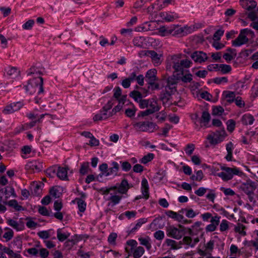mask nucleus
Instances as JSON below:
<instances>
[{
  "mask_svg": "<svg viewBox=\"0 0 258 258\" xmlns=\"http://www.w3.org/2000/svg\"><path fill=\"white\" fill-rule=\"evenodd\" d=\"M169 63L174 69V73L180 72L182 75L184 69L189 68L192 64V62L188 59H181L180 54L171 56Z\"/></svg>",
  "mask_w": 258,
  "mask_h": 258,
  "instance_id": "1",
  "label": "nucleus"
},
{
  "mask_svg": "<svg viewBox=\"0 0 258 258\" xmlns=\"http://www.w3.org/2000/svg\"><path fill=\"white\" fill-rule=\"evenodd\" d=\"M43 80L41 77H34L30 79L28 84L24 86L26 92L32 94L37 91L39 95L43 94Z\"/></svg>",
  "mask_w": 258,
  "mask_h": 258,
  "instance_id": "2",
  "label": "nucleus"
},
{
  "mask_svg": "<svg viewBox=\"0 0 258 258\" xmlns=\"http://www.w3.org/2000/svg\"><path fill=\"white\" fill-rule=\"evenodd\" d=\"M192 119L195 124V128L197 131H200L202 128H207L211 126L210 124L211 115L207 111H203L201 118L196 114Z\"/></svg>",
  "mask_w": 258,
  "mask_h": 258,
  "instance_id": "3",
  "label": "nucleus"
},
{
  "mask_svg": "<svg viewBox=\"0 0 258 258\" xmlns=\"http://www.w3.org/2000/svg\"><path fill=\"white\" fill-rule=\"evenodd\" d=\"M132 125L137 132L153 133L158 128L155 123L149 121H134L132 122Z\"/></svg>",
  "mask_w": 258,
  "mask_h": 258,
  "instance_id": "4",
  "label": "nucleus"
},
{
  "mask_svg": "<svg viewBox=\"0 0 258 258\" xmlns=\"http://www.w3.org/2000/svg\"><path fill=\"white\" fill-rule=\"evenodd\" d=\"M227 136V134L224 127L222 126L221 129L210 133L207 136L206 139L210 145L215 146L223 142Z\"/></svg>",
  "mask_w": 258,
  "mask_h": 258,
  "instance_id": "5",
  "label": "nucleus"
},
{
  "mask_svg": "<svg viewBox=\"0 0 258 258\" xmlns=\"http://www.w3.org/2000/svg\"><path fill=\"white\" fill-rule=\"evenodd\" d=\"M222 172L217 173L216 175L224 180L228 181L231 180L234 175H240L242 172L237 167L230 168L225 166H221Z\"/></svg>",
  "mask_w": 258,
  "mask_h": 258,
  "instance_id": "6",
  "label": "nucleus"
},
{
  "mask_svg": "<svg viewBox=\"0 0 258 258\" xmlns=\"http://www.w3.org/2000/svg\"><path fill=\"white\" fill-rule=\"evenodd\" d=\"M115 103V101L114 99H111L109 100L107 103L100 109L99 113L95 114L93 116V120L94 121H102L106 120L109 117H111V115H110V112L108 113V111L111 109Z\"/></svg>",
  "mask_w": 258,
  "mask_h": 258,
  "instance_id": "7",
  "label": "nucleus"
},
{
  "mask_svg": "<svg viewBox=\"0 0 258 258\" xmlns=\"http://www.w3.org/2000/svg\"><path fill=\"white\" fill-rule=\"evenodd\" d=\"M250 34L251 36L254 35V32L248 28L241 29L238 37L232 41V45L234 47H239L246 44L248 42L247 36Z\"/></svg>",
  "mask_w": 258,
  "mask_h": 258,
  "instance_id": "8",
  "label": "nucleus"
},
{
  "mask_svg": "<svg viewBox=\"0 0 258 258\" xmlns=\"http://www.w3.org/2000/svg\"><path fill=\"white\" fill-rule=\"evenodd\" d=\"M167 84L165 87V97L170 96L176 91V88L177 83V80L174 76L169 77L167 79Z\"/></svg>",
  "mask_w": 258,
  "mask_h": 258,
  "instance_id": "9",
  "label": "nucleus"
},
{
  "mask_svg": "<svg viewBox=\"0 0 258 258\" xmlns=\"http://www.w3.org/2000/svg\"><path fill=\"white\" fill-rule=\"evenodd\" d=\"M25 169L30 172H39L43 168V163L40 160H34L27 163Z\"/></svg>",
  "mask_w": 258,
  "mask_h": 258,
  "instance_id": "10",
  "label": "nucleus"
},
{
  "mask_svg": "<svg viewBox=\"0 0 258 258\" xmlns=\"http://www.w3.org/2000/svg\"><path fill=\"white\" fill-rule=\"evenodd\" d=\"M171 35L173 36H183L190 33V28L187 26L181 27L179 25H171Z\"/></svg>",
  "mask_w": 258,
  "mask_h": 258,
  "instance_id": "11",
  "label": "nucleus"
},
{
  "mask_svg": "<svg viewBox=\"0 0 258 258\" xmlns=\"http://www.w3.org/2000/svg\"><path fill=\"white\" fill-rule=\"evenodd\" d=\"M179 227L180 229H178L173 226L168 227L166 230L167 236L176 239H180L183 234L182 229L183 227L180 225H179Z\"/></svg>",
  "mask_w": 258,
  "mask_h": 258,
  "instance_id": "12",
  "label": "nucleus"
},
{
  "mask_svg": "<svg viewBox=\"0 0 258 258\" xmlns=\"http://www.w3.org/2000/svg\"><path fill=\"white\" fill-rule=\"evenodd\" d=\"M23 104L21 102L12 103L7 105L3 110V113L5 114H9L20 110Z\"/></svg>",
  "mask_w": 258,
  "mask_h": 258,
  "instance_id": "13",
  "label": "nucleus"
},
{
  "mask_svg": "<svg viewBox=\"0 0 258 258\" xmlns=\"http://www.w3.org/2000/svg\"><path fill=\"white\" fill-rule=\"evenodd\" d=\"M190 57L195 62L202 63L208 59L207 54L203 51H195L190 55Z\"/></svg>",
  "mask_w": 258,
  "mask_h": 258,
  "instance_id": "14",
  "label": "nucleus"
},
{
  "mask_svg": "<svg viewBox=\"0 0 258 258\" xmlns=\"http://www.w3.org/2000/svg\"><path fill=\"white\" fill-rule=\"evenodd\" d=\"M159 16L163 20L167 22H173L179 18L176 13L171 12H161L159 14Z\"/></svg>",
  "mask_w": 258,
  "mask_h": 258,
  "instance_id": "15",
  "label": "nucleus"
},
{
  "mask_svg": "<svg viewBox=\"0 0 258 258\" xmlns=\"http://www.w3.org/2000/svg\"><path fill=\"white\" fill-rule=\"evenodd\" d=\"M44 70V69L42 68L41 65L39 64H35L33 66H32L27 72V75L30 76V75H35L36 76L35 77H38L37 76H39L42 74Z\"/></svg>",
  "mask_w": 258,
  "mask_h": 258,
  "instance_id": "16",
  "label": "nucleus"
},
{
  "mask_svg": "<svg viewBox=\"0 0 258 258\" xmlns=\"http://www.w3.org/2000/svg\"><path fill=\"white\" fill-rule=\"evenodd\" d=\"M237 94L231 91H224L222 94V97L229 104L233 103L236 98Z\"/></svg>",
  "mask_w": 258,
  "mask_h": 258,
  "instance_id": "17",
  "label": "nucleus"
},
{
  "mask_svg": "<svg viewBox=\"0 0 258 258\" xmlns=\"http://www.w3.org/2000/svg\"><path fill=\"white\" fill-rule=\"evenodd\" d=\"M214 241L213 240H210L205 244V249L204 250L199 249L198 250V253L201 256H206L207 254L211 255V252L214 248Z\"/></svg>",
  "mask_w": 258,
  "mask_h": 258,
  "instance_id": "18",
  "label": "nucleus"
},
{
  "mask_svg": "<svg viewBox=\"0 0 258 258\" xmlns=\"http://www.w3.org/2000/svg\"><path fill=\"white\" fill-rule=\"evenodd\" d=\"M240 4L243 8L249 11L255 8L257 5L256 2L253 0H240Z\"/></svg>",
  "mask_w": 258,
  "mask_h": 258,
  "instance_id": "19",
  "label": "nucleus"
},
{
  "mask_svg": "<svg viewBox=\"0 0 258 258\" xmlns=\"http://www.w3.org/2000/svg\"><path fill=\"white\" fill-rule=\"evenodd\" d=\"M45 116H51V114L47 113H42L39 116V118L35 120H32L29 123H25L24 125L26 130L31 128L34 126L36 123H41L42 122L43 118Z\"/></svg>",
  "mask_w": 258,
  "mask_h": 258,
  "instance_id": "20",
  "label": "nucleus"
},
{
  "mask_svg": "<svg viewBox=\"0 0 258 258\" xmlns=\"http://www.w3.org/2000/svg\"><path fill=\"white\" fill-rule=\"evenodd\" d=\"M173 0H157L151 7L148 8V11H150V9H153L155 6H157V9L161 10L171 4Z\"/></svg>",
  "mask_w": 258,
  "mask_h": 258,
  "instance_id": "21",
  "label": "nucleus"
},
{
  "mask_svg": "<svg viewBox=\"0 0 258 258\" xmlns=\"http://www.w3.org/2000/svg\"><path fill=\"white\" fill-rule=\"evenodd\" d=\"M201 222H195L190 228H188V233L190 235H197L202 230Z\"/></svg>",
  "mask_w": 258,
  "mask_h": 258,
  "instance_id": "22",
  "label": "nucleus"
},
{
  "mask_svg": "<svg viewBox=\"0 0 258 258\" xmlns=\"http://www.w3.org/2000/svg\"><path fill=\"white\" fill-rule=\"evenodd\" d=\"M147 110L150 111L151 114L159 110L160 108L157 102L154 99H149Z\"/></svg>",
  "mask_w": 258,
  "mask_h": 258,
  "instance_id": "23",
  "label": "nucleus"
},
{
  "mask_svg": "<svg viewBox=\"0 0 258 258\" xmlns=\"http://www.w3.org/2000/svg\"><path fill=\"white\" fill-rule=\"evenodd\" d=\"M149 184L147 180L144 178L142 180L141 182V190L143 197L146 200H147L149 198Z\"/></svg>",
  "mask_w": 258,
  "mask_h": 258,
  "instance_id": "24",
  "label": "nucleus"
},
{
  "mask_svg": "<svg viewBox=\"0 0 258 258\" xmlns=\"http://www.w3.org/2000/svg\"><path fill=\"white\" fill-rule=\"evenodd\" d=\"M44 107L45 105L40 107L39 109L37 108L34 109L32 111L26 114V117L31 120H33L34 119H38L39 118V116L40 115L39 114V112H42L44 110L43 107Z\"/></svg>",
  "mask_w": 258,
  "mask_h": 258,
  "instance_id": "25",
  "label": "nucleus"
},
{
  "mask_svg": "<svg viewBox=\"0 0 258 258\" xmlns=\"http://www.w3.org/2000/svg\"><path fill=\"white\" fill-rule=\"evenodd\" d=\"M149 57H151L153 63L155 66H158L161 64V58L162 57V54H158L154 50H150Z\"/></svg>",
  "mask_w": 258,
  "mask_h": 258,
  "instance_id": "26",
  "label": "nucleus"
},
{
  "mask_svg": "<svg viewBox=\"0 0 258 258\" xmlns=\"http://www.w3.org/2000/svg\"><path fill=\"white\" fill-rule=\"evenodd\" d=\"M138 243L136 240L130 239L126 241L125 244V250L128 253V256L137 247Z\"/></svg>",
  "mask_w": 258,
  "mask_h": 258,
  "instance_id": "27",
  "label": "nucleus"
},
{
  "mask_svg": "<svg viewBox=\"0 0 258 258\" xmlns=\"http://www.w3.org/2000/svg\"><path fill=\"white\" fill-rule=\"evenodd\" d=\"M254 117L249 113H246L243 115L240 119V121L243 125H251L254 121Z\"/></svg>",
  "mask_w": 258,
  "mask_h": 258,
  "instance_id": "28",
  "label": "nucleus"
},
{
  "mask_svg": "<svg viewBox=\"0 0 258 258\" xmlns=\"http://www.w3.org/2000/svg\"><path fill=\"white\" fill-rule=\"evenodd\" d=\"M157 72L156 69H151L148 70L146 74L145 78L147 83L152 81H158V78L156 76Z\"/></svg>",
  "mask_w": 258,
  "mask_h": 258,
  "instance_id": "29",
  "label": "nucleus"
},
{
  "mask_svg": "<svg viewBox=\"0 0 258 258\" xmlns=\"http://www.w3.org/2000/svg\"><path fill=\"white\" fill-rule=\"evenodd\" d=\"M234 91L237 95H241L243 89L247 88V85L241 81H238L233 85Z\"/></svg>",
  "mask_w": 258,
  "mask_h": 258,
  "instance_id": "30",
  "label": "nucleus"
},
{
  "mask_svg": "<svg viewBox=\"0 0 258 258\" xmlns=\"http://www.w3.org/2000/svg\"><path fill=\"white\" fill-rule=\"evenodd\" d=\"M130 188L127 180L123 179L119 185L118 192L121 194H126Z\"/></svg>",
  "mask_w": 258,
  "mask_h": 258,
  "instance_id": "31",
  "label": "nucleus"
},
{
  "mask_svg": "<svg viewBox=\"0 0 258 258\" xmlns=\"http://www.w3.org/2000/svg\"><path fill=\"white\" fill-rule=\"evenodd\" d=\"M234 149V145L231 142H229L226 145V150L227 154L225 158L228 161H232L233 150Z\"/></svg>",
  "mask_w": 258,
  "mask_h": 258,
  "instance_id": "32",
  "label": "nucleus"
},
{
  "mask_svg": "<svg viewBox=\"0 0 258 258\" xmlns=\"http://www.w3.org/2000/svg\"><path fill=\"white\" fill-rule=\"evenodd\" d=\"M184 244L190 246L191 247H194L196 244L199 242V239L196 237L192 239L190 236H184L182 239Z\"/></svg>",
  "mask_w": 258,
  "mask_h": 258,
  "instance_id": "33",
  "label": "nucleus"
},
{
  "mask_svg": "<svg viewBox=\"0 0 258 258\" xmlns=\"http://www.w3.org/2000/svg\"><path fill=\"white\" fill-rule=\"evenodd\" d=\"M133 43L135 46L143 47L146 45V38L143 36L136 37L133 39Z\"/></svg>",
  "mask_w": 258,
  "mask_h": 258,
  "instance_id": "34",
  "label": "nucleus"
},
{
  "mask_svg": "<svg viewBox=\"0 0 258 258\" xmlns=\"http://www.w3.org/2000/svg\"><path fill=\"white\" fill-rule=\"evenodd\" d=\"M179 213L185 214L186 217L188 218H193L198 214V213L190 208L182 209L179 211Z\"/></svg>",
  "mask_w": 258,
  "mask_h": 258,
  "instance_id": "35",
  "label": "nucleus"
},
{
  "mask_svg": "<svg viewBox=\"0 0 258 258\" xmlns=\"http://www.w3.org/2000/svg\"><path fill=\"white\" fill-rule=\"evenodd\" d=\"M145 249L142 246H137L135 250L129 256H132L134 258H140L144 253Z\"/></svg>",
  "mask_w": 258,
  "mask_h": 258,
  "instance_id": "36",
  "label": "nucleus"
},
{
  "mask_svg": "<svg viewBox=\"0 0 258 258\" xmlns=\"http://www.w3.org/2000/svg\"><path fill=\"white\" fill-rule=\"evenodd\" d=\"M7 223L9 225L16 229L17 231H21L24 229V225L19 223L18 221L13 219L7 220Z\"/></svg>",
  "mask_w": 258,
  "mask_h": 258,
  "instance_id": "37",
  "label": "nucleus"
},
{
  "mask_svg": "<svg viewBox=\"0 0 258 258\" xmlns=\"http://www.w3.org/2000/svg\"><path fill=\"white\" fill-rule=\"evenodd\" d=\"M70 236L69 232H62V229L59 228L57 230V238L60 242H63Z\"/></svg>",
  "mask_w": 258,
  "mask_h": 258,
  "instance_id": "38",
  "label": "nucleus"
},
{
  "mask_svg": "<svg viewBox=\"0 0 258 258\" xmlns=\"http://www.w3.org/2000/svg\"><path fill=\"white\" fill-rule=\"evenodd\" d=\"M112 167L108 168V171L106 174V176L117 174L119 169L118 164L116 162H113L112 163Z\"/></svg>",
  "mask_w": 258,
  "mask_h": 258,
  "instance_id": "39",
  "label": "nucleus"
},
{
  "mask_svg": "<svg viewBox=\"0 0 258 258\" xmlns=\"http://www.w3.org/2000/svg\"><path fill=\"white\" fill-rule=\"evenodd\" d=\"M7 74L13 78L17 77L20 75V71L16 67H8L5 69Z\"/></svg>",
  "mask_w": 258,
  "mask_h": 258,
  "instance_id": "40",
  "label": "nucleus"
},
{
  "mask_svg": "<svg viewBox=\"0 0 258 258\" xmlns=\"http://www.w3.org/2000/svg\"><path fill=\"white\" fill-rule=\"evenodd\" d=\"M57 175L61 180L67 179L68 178V169L66 167H58Z\"/></svg>",
  "mask_w": 258,
  "mask_h": 258,
  "instance_id": "41",
  "label": "nucleus"
},
{
  "mask_svg": "<svg viewBox=\"0 0 258 258\" xmlns=\"http://www.w3.org/2000/svg\"><path fill=\"white\" fill-rule=\"evenodd\" d=\"M158 32L162 36H168L171 35V25L170 26H163L158 29Z\"/></svg>",
  "mask_w": 258,
  "mask_h": 258,
  "instance_id": "42",
  "label": "nucleus"
},
{
  "mask_svg": "<svg viewBox=\"0 0 258 258\" xmlns=\"http://www.w3.org/2000/svg\"><path fill=\"white\" fill-rule=\"evenodd\" d=\"M148 221V218H142L138 219L137 221V223L135 225V226L132 228V229L130 231L131 233H133L135 231H136L137 230H138L143 224H145Z\"/></svg>",
  "mask_w": 258,
  "mask_h": 258,
  "instance_id": "43",
  "label": "nucleus"
},
{
  "mask_svg": "<svg viewBox=\"0 0 258 258\" xmlns=\"http://www.w3.org/2000/svg\"><path fill=\"white\" fill-rule=\"evenodd\" d=\"M152 29L153 27H151V24L149 22H145L142 25L137 27L136 28V31L138 32H147Z\"/></svg>",
  "mask_w": 258,
  "mask_h": 258,
  "instance_id": "44",
  "label": "nucleus"
},
{
  "mask_svg": "<svg viewBox=\"0 0 258 258\" xmlns=\"http://www.w3.org/2000/svg\"><path fill=\"white\" fill-rule=\"evenodd\" d=\"M42 184L41 183H34L31 186V190L32 194L36 196H39L41 195L42 189H41Z\"/></svg>",
  "mask_w": 258,
  "mask_h": 258,
  "instance_id": "45",
  "label": "nucleus"
},
{
  "mask_svg": "<svg viewBox=\"0 0 258 258\" xmlns=\"http://www.w3.org/2000/svg\"><path fill=\"white\" fill-rule=\"evenodd\" d=\"M165 243L170 249H177L180 247L177 242L170 239H166Z\"/></svg>",
  "mask_w": 258,
  "mask_h": 258,
  "instance_id": "46",
  "label": "nucleus"
},
{
  "mask_svg": "<svg viewBox=\"0 0 258 258\" xmlns=\"http://www.w3.org/2000/svg\"><path fill=\"white\" fill-rule=\"evenodd\" d=\"M75 201L77 202L79 211L81 213L84 212L86 209V203L85 201L80 198H76Z\"/></svg>",
  "mask_w": 258,
  "mask_h": 258,
  "instance_id": "47",
  "label": "nucleus"
},
{
  "mask_svg": "<svg viewBox=\"0 0 258 258\" xmlns=\"http://www.w3.org/2000/svg\"><path fill=\"white\" fill-rule=\"evenodd\" d=\"M110 195L111 196L106 199V200L110 201L113 206L117 205L120 203L122 199L121 196L116 195H112V194H110Z\"/></svg>",
  "mask_w": 258,
  "mask_h": 258,
  "instance_id": "48",
  "label": "nucleus"
},
{
  "mask_svg": "<svg viewBox=\"0 0 258 258\" xmlns=\"http://www.w3.org/2000/svg\"><path fill=\"white\" fill-rule=\"evenodd\" d=\"M253 190L254 188L251 185H248L246 186V189H245V192L247 194L248 198L250 202L254 201L253 192Z\"/></svg>",
  "mask_w": 258,
  "mask_h": 258,
  "instance_id": "49",
  "label": "nucleus"
},
{
  "mask_svg": "<svg viewBox=\"0 0 258 258\" xmlns=\"http://www.w3.org/2000/svg\"><path fill=\"white\" fill-rule=\"evenodd\" d=\"M154 157V155L153 153H149L147 155H145L143 158L140 160V162L146 164L148 162L152 161Z\"/></svg>",
  "mask_w": 258,
  "mask_h": 258,
  "instance_id": "50",
  "label": "nucleus"
},
{
  "mask_svg": "<svg viewBox=\"0 0 258 258\" xmlns=\"http://www.w3.org/2000/svg\"><path fill=\"white\" fill-rule=\"evenodd\" d=\"M117 188L116 186H111L110 187H102L99 189H97V190L98 192H99L101 194L103 195H108L109 192L111 190H116Z\"/></svg>",
  "mask_w": 258,
  "mask_h": 258,
  "instance_id": "51",
  "label": "nucleus"
},
{
  "mask_svg": "<svg viewBox=\"0 0 258 258\" xmlns=\"http://www.w3.org/2000/svg\"><path fill=\"white\" fill-rule=\"evenodd\" d=\"M0 250L3 251V252H4V253L8 254V255H10L11 256H12L13 257H17L16 254L15 253H14V251L12 249L3 246L1 243H0Z\"/></svg>",
  "mask_w": 258,
  "mask_h": 258,
  "instance_id": "52",
  "label": "nucleus"
},
{
  "mask_svg": "<svg viewBox=\"0 0 258 258\" xmlns=\"http://www.w3.org/2000/svg\"><path fill=\"white\" fill-rule=\"evenodd\" d=\"M89 169V162H83L81 166L79 172L82 175H84L86 174Z\"/></svg>",
  "mask_w": 258,
  "mask_h": 258,
  "instance_id": "53",
  "label": "nucleus"
},
{
  "mask_svg": "<svg viewBox=\"0 0 258 258\" xmlns=\"http://www.w3.org/2000/svg\"><path fill=\"white\" fill-rule=\"evenodd\" d=\"M139 241L140 244L142 245L146 246L148 249H150L151 247V244L149 241V237H140L139 238Z\"/></svg>",
  "mask_w": 258,
  "mask_h": 258,
  "instance_id": "54",
  "label": "nucleus"
},
{
  "mask_svg": "<svg viewBox=\"0 0 258 258\" xmlns=\"http://www.w3.org/2000/svg\"><path fill=\"white\" fill-rule=\"evenodd\" d=\"M130 96L133 98L136 102H138L142 98V95L138 91H133L130 93Z\"/></svg>",
  "mask_w": 258,
  "mask_h": 258,
  "instance_id": "55",
  "label": "nucleus"
},
{
  "mask_svg": "<svg viewBox=\"0 0 258 258\" xmlns=\"http://www.w3.org/2000/svg\"><path fill=\"white\" fill-rule=\"evenodd\" d=\"M245 227L241 223H238L236 226H235L234 230L236 232L239 233L242 235H245L246 232L244 231Z\"/></svg>",
  "mask_w": 258,
  "mask_h": 258,
  "instance_id": "56",
  "label": "nucleus"
},
{
  "mask_svg": "<svg viewBox=\"0 0 258 258\" xmlns=\"http://www.w3.org/2000/svg\"><path fill=\"white\" fill-rule=\"evenodd\" d=\"M227 130L230 133H232L235 128L236 122L233 119H229L226 122Z\"/></svg>",
  "mask_w": 258,
  "mask_h": 258,
  "instance_id": "57",
  "label": "nucleus"
},
{
  "mask_svg": "<svg viewBox=\"0 0 258 258\" xmlns=\"http://www.w3.org/2000/svg\"><path fill=\"white\" fill-rule=\"evenodd\" d=\"M123 103H121L120 101L118 104L116 105L111 111H110V115L113 116L119 112L122 108Z\"/></svg>",
  "mask_w": 258,
  "mask_h": 258,
  "instance_id": "58",
  "label": "nucleus"
},
{
  "mask_svg": "<svg viewBox=\"0 0 258 258\" xmlns=\"http://www.w3.org/2000/svg\"><path fill=\"white\" fill-rule=\"evenodd\" d=\"M195 149V146L194 144H188L184 148V151L186 155L190 156L193 153Z\"/></svg>",
  "mask_w": 258,
  "mask_h": 258,
  "instance_id": "59",
  "label": "nucleus"
},
{
  "mask_svg": "<svg viewBox=\"0 0 258 258\" xmlns=\"http://www.w3.org/2000/svg\"><path fill=\"white\" fill-rule=\"evenodd\" d=\"M32 151V147L31 146H24L21 149V152L25 155H22L23 158H26V155L30 154Z\"/></svg>",
  "mask_w": 258,
  "mask_h": 258,
  "instance_id": "60",
  "label": "nucleus"
},
{
  "mask_svg": "<svg viewBox=\"0 0 258 258\" xmlns=\"http://www.w3.org/2000/svg\"><path fill=\"white\" fill-rule=\"evenodd\" d=\"M219 66V71H220L224 74L228 73L231 70V67L229 65L225 64H220Z\"/></svg>",
  "mask_w": 258,
  "mask_h": 258,
  "instance_id": "61",
  "label": "nucleus"
},
{
  "mask_svg": "<svg viewBox=\"0 0 258 258\" xmlns=\"http://www.w3.org/2000/svg\"><path fill=\"white\" fill-rule=\"evenodd\" d=\"M234 102L239 108H244L245 106V103L240 96L236 97Z\"/></svg>",
  "mask_w": 258,
  "mask_h": 258,
  "instance_id": "62",
  "label": "nucleus"
},
{
  "mask_svg": "<svg viewBox=\"0 0 258 258\" xmlns=\"http://www.w3.org/2000/svg\"><path fill=\"white\" fill-rule=\"evenodd\" d=\"M5 230H7L3 235V237L7 241L11 240L14 235L13 230L9 228H6Z\"/></svg>",
  "mask_w": 258,
  "mask_h": 258,
  "instance_id": "63",
  "label": "nucleus"
},
{
  "mask_svg": "<svg viewBox=\"0 0 258 258\" xmlns=\"http://www.w3.org/2000/svg\"><path fill=\"white\" fill-rule=\"evenodd\" d=\"M137 110V108L134 106H133L132 107L126 109L125 111V114L127 117H132L135 115Z\"/></svg>",
  "mask_w": 258,
  "mask_h": 258,
  "instance_id": "64",
  "label": "nucleus"
}]
</instances>
